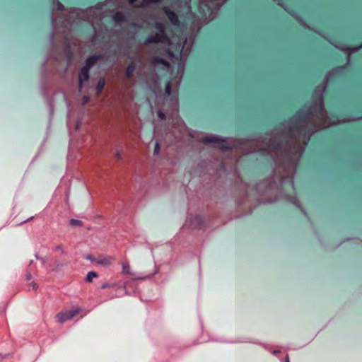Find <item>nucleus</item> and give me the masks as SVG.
Segmentation results:
<instances>
[{
    "mask_svg": "<svg viewBox=\"0 0 362 362\" xmlns=\"http://www.w3.org/2000/svg\"><path fill=\"white\" fill-rule=\"evenodd\" d=\"M158 116L161 119H165V115L161 110H159L158 112Z\"/></svg>",
    "mask_w": 362,
    "mask_h": 362,
    "instance_id": "17",
    "label": "nucleus"
},
{
    "mask_svg": "<svg viewBox=\"0 0 362 362\" xmlns=\"http://www.w3.org/2000/svg\"><path fill=\"white\" fill-rule=\"evenodd\" d=\"M289 359V357L287 355L286 357V361H287V360Z\"/></svg>",
    "mask_w": 362,
    "mask_h": 362,
    "instance_id": "33",
    "label": "nucleus"
},
{
    "mask_svg": "<svg viewBox=\"0 0 362 362\" xmlns=\"http://www.w3.org/2000/svg\"><path fill=\"white\" fill-rule=\"evenodd\" d=\"M152 64H154V65H156L158 64H161L165 67H166L168 69L169 68V64L165 59H160V58H158V57L153 58L152 59Z\"/></svg>",
    "mask_w": 362,
    "mask_h": 362,
    "instance_id": "8",
    "label": "nucleus"
},
{
    "mask_svg": "<svg viewBox=\"0 0 362 362\" xmlns=\"http://www.w3.org/2000/svg\"><path fill=\"white\" fill-rule=\"evenodd\" d=\"M70 225L75 227H81L83 226V223L81 221L78 219H71Z\"/></svg>",
    "mask_w": 362,
    "mask_h": 362,
    "instance_id": "11",
    "label": "nucleus"
},
{
    "mask_svg": "<svg viewBox=\"0 0 362 362\" xmlns=\"http://www.w3.org/2000/svg\"><path fill=\"white\" fill-rule=\"evenodd\" d=\"M6 357H7V355H3V354H0V362H2Z\"/></svg>",
    "mask_w": 362,
    "mask_h": 362,
    "instance_id": "21",
    "label": "nucleus"
},
{
    "mask_svg": "<svg viewBox=\"0 0 362 362\" xmlns=\"http://www.w3.org/2000/svg\"><path fill=\"white\" fill-rule=\"evenodd\" d=\"M89 100V98L88 96H86L83 98V104L86 103Z\"/></svg>",
    "mask_w": 362,
    "mask_h": 362,
    "instance_id": "22",
    "label": "nucleus"
},
{
    "mask_svg": "<svg viewBox=\"0 0 362 362\" xmlns=\"http://www.w3.org/2000/svg\"><path fill=\"white\" fill-rule=\"evenodd\" d=\"M113 260H114L113 257H112L110 256H104V257H99L98 259L95 260V262L98 265L107 267V266L110 265Z\"/></svg>",
    "mask_w": 362,
    "mask_h": 362,
    "instance_id": "5",
    "label": "nucleus"
},
{
    "mask_svg": "<svg viewBox=\"0 0 362 362\" xmlns=\"http://www.w3.org/2000/svg\"><path fill=\"white\" fill-rule=\"evenodd\" d=\"M80 312L81 309L79 308L72 310L60 312L56 315V318L57 319L59 322L64 323L67 320H71L76 315L78 314Z\"/></svg>",
    "mask_w": 362,
    "mask_h": 362,
    "instance_id": "2",
    "label": "nucleus"
},
{
    "mask_svg": "<svg viewBox=\"0 0 362 362\" xmlns=\"http://www.w3.org/2000/svg\"><path fill=\"white\" fill-rule=\"evenodd\" d=\"M98 276V274L95 272H89L87 274V276L86 277V280L88 282H91L93 279L97 278Z\"/></svg>",
    "mask_w": 362,
    "mask_h": 362,
    "instance_id": "9",
    "label": "nucleus"
},
{
    "mask_svg": "<svg viewBox=\"0 0 362 362\" xmlns=\"http://www.w3.org/2000/svg\"><path fill=\"white\" fill-rule=\"evenodd\" d=\"M164 11L173 24H174V25L178 24L179 21H178L177 17L174 12L170 11L168 8H164Z\"/></svg>",
    "mask_w": 362,
    "mask_h": 362,
    "instance_id": "7",
    "label": "nucleus"
},
{
    "mask_svg": "<svg viewBox=\"0 0 362 362\" xmlns=\"http://www.w3.org/2000/svg\"><path fill=\"white\" fill-rule=\"evenodd\" d=\"M218 147H219L220 148H222V149H224V148H228L226 146H225V145H223V144H220V145L218 146Z\"/></svg>",
    "mask_w": 362,
    "mask_h": 362,
    "instance_id": "28",
    "label": "nucleus"
},
{
    "mask_svg": "<svg viewBox=\"0 0 362 362\" xmlns=\"http://www.w3.org/2000/svg\"><path fill=\"white\" fill-rule=\"evenodd\" d=\"M37 259H40L43 264L45 263V259L43 258L39 257L37 255H35Z\"/></svg>",
    "mask_w": 362,
    "mask_h": 362,
    "instance_id": "27",
    "label": "nucleus"
},
{
    "mask_svg": "<svg viewBox=\"0 0 362 362\" xmlns=\"http://www.w3.org/2000/svg\"><path fill=\"white\" fill-rule=\"evenodd\" d=\"M122 274L123 275L133 276V280H144L148 277H135V273L131 269L130 265L127 261H125L122 264Z\"/></svg>",
    "mask_w": 362,
    "mask_h": 362,
    "instance_id": "4",
    "label": "nucleus"
},
{
    "mask_svg": "<svg viewBox=\"0 0 362 362\" xmlns=\"http://www.w3.org/2000/svg\"><path fill=\"white\" fill-rule=\"evenodd\" d=\"M165 91V93H166L168 95H170V93H171V84H170V82H168V83L166 84Z\"/></svg>",
    "mask_w": 362,
    "mask_h": 362,
    "instance_id": "15",
    "label": "nucleus"
},
{
    "mask_svg": "<svg viewBox=\"0 0 362 362\" xmlns=\"http://www.w3.org/2000/svg\"><path fill=\"white\" fill-rule=\"evenodd\" d=\"M55 251H60L63 255H66V252L64 250L62 245H58L54 247Z\"/></svg>",
    "mask_w": 362,
    "mask_h": 362,
    "instance_id": "14",
    "label": "nucleus"
},
{
    "mask_svg": "<svg viewBox=\"0 0 362 362\" xmlns=\"http://www.w3.org/2000/svg\"><path fill=\"white\" fill-rule=\"evenodd\" d=\"M63 7H64V6H63V5H62V4H60V3H59V4H58V8H59V9H62V8H63Z\"/></svg>",
    "mask_w": 362,
    "mask_h": 362,
    "instance_id": "29",
    "label": "nucleus"
},
{
    "mask_svg": "<svg viewBox=\"0 0 362 362\" xmlns=\"http://www.w3.org/2000/svg\"><path fill=\"white\" fill-rule=\"evenodd\" d=\"M113 18L116 23H119L123 20L124 15L122 13L118 12L113 16Z\"/></svg>",
    "mask_w": 362,
    "mask_h": 362,
    "instance_id": "13",
    "label": "nucleus"
},
{
    "mask_svg": "<svg viewBox=\"0 0 362 362\" xmlns=\"http://www.w3.org/2000/svg\"><path fill=\"white\" fill-rule=\"evenodd\" d=\"M286 362H290V361H289V359H288V360H287V361H286Z\"/></svg>",
    "mask_w": 362,
    "mask_h": 362,
    "instance_id": "35",
    "label": "nucleus"
},
{
    "mask_svg": "<svg viewBox=\"0 0 362 362\" xmlns=\"http://www.w3.org/2000/svg\"><path fill=\"white\" fill-rule=\"evenodd\" d=\"M159 151H160V146H159V144L157 142L155 144L154 153L158 154L159 153Z\"/></svg>",
    "mask_w": 362,
    "mask_h": 362,
    "instance_id": "16",
    "label": "nucleus"
},
{
    "mask_svg": "<svg viewBox=\"0 0 362 362\" xmlns=\"http://www.w3.org/2000/svg\"><path fill=\"white\" fill-rule=\"evenodd\" d=\"M27 279H31V275L30 274L27 275Z\"/></svg>",
    "mask_w": 362,
    "mask_h": 362,
    "instance_id": "32",
    "label": "nucleus"
},
{
    "mask_svg": "<svg viewBox=\"0 0 362 362\" xmlns=\"http://www.w3.org/2000/svg\"><path fill=\"white\" fill-rule=\"evenodd\" d=\"M136 0H129V2L132 4H134Z\"/></svg>",
    "mask_w": 362,
    "mask_h": 362,
    "instance_id": "30",
    "label": "nucleus"
},
{
    "mask_svg": "<svg viewBox=\"0 0 362 362\" xmlns=\"http://www.w3.org/2000/svg\"><path fill=\"white\" fill-rule=\"evenodd\" d=\"M102 288H108L110 287V285L107 284V283H105L102 285Z\"/></svg>",
    "mask_w": 362,
    "mask_h": 362,
    "instance_id": "24",
    "label": "nucleus"
},
{
    "mask_svg": "<svg viewBox=\"0 0 362 362\" xmlns=\"http://www.w3.org/2000/svg\"><path fill=\"white\" fill-rule=\"evenodd\" d=\"M100 58V56H92L87 59L86 65L81 69L78 76L79 90L81 91L83 84L89 80V70L92 66Z\"/></svg>",
    "mask_w": 362,
    "mask_h": 362,
    "instance_id": "1",
    "label": "nucleus"
},
{
    "mask_svg": "<svg viewBox=\"0 0 362 362\" xmlns=\"http://www.w3.org/2000/svg\"><path fill=\"white\" fill-rule=\"evenodd\" d=\"M279 353V351H278V350L274 351V352H273L274 354H277Z\"/></svg>",
    "mask_w": 362,
    "mask_h": 362,
    "instance_id": "31",
    "label": "nucleus"
},
{
    "mask_svg": "<svg viewBox=\"0 0 362 362\" xmlns=\"http://www.w3.org/2000/svg\"><path fill=\"white\" fill-rule=\"evenodd\" d=\"M123 288H124V290H125L124 294H125V295H128V294H129V291H127V286H126V284H124V285H123Z\"/></svg>",
    "mask_w": 362,
    "mask_h": 362,
    "instance_id": "25",
    "label": "nucleus"
},
{
    "mask_svg": "<svg viewBox=\"0 0 362 362\" xmlns=\"http://www.w3.org/2000/svg\"><path fill=\"white\" fill-rule=\"evenodd\" d=\"M30 286L33 287V290H35V289H37V284H36V283H35V282H32V283L30 284Z\"/></svg>",
    "mask_w": 362,
    "mask_h": 362,
    "instance_id": "20",
    "label": "nucleus"
},
{
    "mask_svg": "<svg viewBox=\"0 0 362 362\" xmlns=\"http://www.w3.org/2000/svg\"><path fill=\"white\" fill-rule=\"evenodd\" d=\"M134 70H135V66H134L133 64H130V65L127 67V71H126V74H127V76L128 77H131V76H132V74H133V73H134Z\"/></svg>",
    "mask_w": 362,
    "mask_h": 362,
    "instance_id": "10",
    "label": "nucleus"
},
{
    "mask_svg": "<svg viewBox=\"0 0 362 362\" xmlns=\"http://www.w3.org/2000/svg\"><path fill=\"white\" fill-rule=\"evenodd\" d=\"M158 30H159V33L156 34L154 36L149 37L146 40L147 43H151V42H163L166 39L165 33H164V27L163 25L161 23H158L157 25Z\"/></svg>",
    "mask_w": 362,
    "mask_h": 362,
    "instance_id": "3",
    "label": "nucleus"
},
{
    "mask_svg": "<svg viewBox=\"0 0 362 362\" xmlns=\"http://www.w3.org/2000/svg\"><path fill=\"white\" fill-rule=\"evenodd\" d=\"M325 90V86H322L321 88H319V91L320 92H324ZM318 91V89L316 90V92Z\"/></svg>",
    "mask_w": 362,
    "mask_h": 362,
    "instance_id": "26",
    "label": "nucleus"
},
{
    "mask_svg": "<svg viewBox=\"0 0 362 362\" xmlns=\"http://www.w3.org/2000/svg\"><path fill=\"white\" fill-rule=\"evenodd\" d=\"M105 86V81L104 79H100L98 83V85L96 86V90L98 93H100L102 91V90L103 89Z\"/></svg>",
    "mask_w": 362,
    "mask_h": 362,
    "instance_id": "12",
    "label": "nucleus"
},
{
    "mask_svg": "<svg viewBox=\"0 0 362 362\" xmlns=\"http://www.w3.org/2000/svg\"><path fill=\"white\" fill-rule=\"evenodd\" d=\"M361 47H362V44L359 47H353V48H351L350 49L351 50V52H356Z\"/></svg>",
    "mask_w": 362,
    "mask_h": 362,
    "instance_id": "19",
    "label": "nucleus"
},
{
    "mask_svg": "<svg viewBox=\"0 0 362 362\" xmlns=\"http://www.w3.org/2000/svg\"><path fill=\"white\" fill-rule=\"evenodd\" d=\"M202 142L219 144L220 143L225 142V141L216 136H207L202 139Z\"/></svg>",
    "mask_w": 362,
    "mask_h": 362,
    "instance_id": "6",
    "label": "nucleus"
},
{
    "mask_svg": "<svg viewBox=\"0 0 362 362\" xmlns=\"http://www.w3.org/2000/svg\"><path fill=\"white\" fill-rule=\"evenodd\" d=\"M32 219H33V216H32V217L29 218L28 219H27V220H25V221H24L21 222V223H20V225H22V224H23V223H27V222L30 221V220H32Z\"/></svg>",
    "mask_w": 362,
    "mask_h": 362,
    "instance_id": "23",
    "label": "nucleus"
},
{
    "mask_svg": "<svg viewBox=\"0 0 362 362\" xmlns=\"http://www.w3.org/2000/svg\"><path fill=\"white\" fill-rule=\"evenodd\" d=\"M175 102H176V103H177V97L175 98Z\"/></svg>",
    "mask_w": 362,
    "mask_h": 362,
    "instance_id": "34",
    "label": "nucleus"
},
{
    "mask_svg": "<svg viewBox=\"0 0 362 362\" xmlns=\"http://www.w3.org/2000/svg\"><path fill=\"white\" fill-rule=\"evenodd\" d=\"M115 156H116V158H117V159H121V158H122V153H121L120 151H117L115 152Z\"/></svg>",
    "mask_w": 362,
    "mask_h": 362,
    "instance_id": "18",
    "label": "nucleus"
}]
</instances>
